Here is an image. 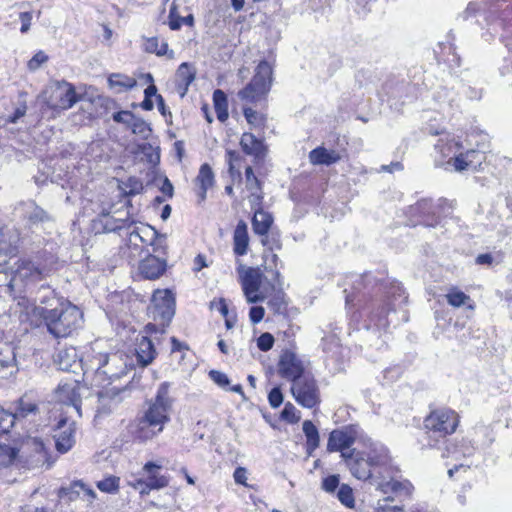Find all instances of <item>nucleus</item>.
<instances>
[{
	"label": "nucleus",
	"mask_w": 512,
	"mask_h": 512,
	"mask_svg": "<svg viewBox=\"0 0 512 512\" xmlns=\"http://www.w3.org/2000/svg\"><path fill=\"white\" fill-rule=\"evenodd\" d=\"M278 374L288 380L295 382L296 380L304 377V364L297 354L290 350H284L277 364Z\"/></svg>",
	"instance_id": "nucleus-10"
},
{
	"label": "nucleus",
	"mask_w": 512,
	"mask_h": 512,
	"mask_svg": "<svg viewBox=\"0 0 512 512\" xmlns=\"http://www.w3.org/2000/svg\"><path fill=\"white\" fill-rule=\"evenodd\" d=\"M209 376L220 387L225 388L226 386L229 385V379L225 373L216 370H211L209 372Z\"/></svg>",
	"instance_id": "nucleus-53"
},
{
	"label": "nucleus",
	"mask_w": 512,
	"mask_h": 512,
	"mask_svg": "<svg viewBox=\"0 0 512 512\" xmlns=\"http://www.w3.org/2000/svg\"><path fill=\"white\" fill-rule=\"evenodd\" d=\"M274 337L271 333L269 332H265V333H262L258 339H257V347L261 350V351H269L273 345H274Z\"/></svg>",
	"instance_id": "nucleus-47"
},
{
	"label": "nucleus",
	"mask_w": 512,
	"mask_h": 512,
	"mask_svg": "<svg viewBox=\"0 0 512 512\" xmlns=\"http://www.w3.org/2000/svg\"><path fill=\"white\" fill-rule=\"evenodd\" d=\"M138 232H140L139 242L143 244L151 243L156 236V231L149 225L138 228Z\"/></svg>",
	"instance_id": "nucleus-49"
},
{
	"label": "nucleus",
	"mask_w": 512,
	"mask_h": 512,
	"mask_svg": "<svg viewBox=\"0 0 512 512\" xmlns=\"http://www.w3.org/2000/svg\"><path fill=\"white\" fill-rule=\"evenodd\" d=\"M357 436V429L352 426L343 429H335L329 435L327 450L329 452H340L341 458L344 459V454L350 455L356 451V449L351 448V446L356 441Z\"/></svg>",
	"instance_id": "nucleus-8"
},
{
	"label": "nucleus",
	"mask_w": 512,
	"mask_h": 512,
	"mask_svg": "<svg viewBox=\"0 0 512 512\" xmlns=\"http://www.w3.org/2000/svg\"><path fill=\"white\" fill-rule=\"evenodd\" d=\"M197 181L200 183V197L202 200H204L208 188L211 187L214 182V174L208 164H203L200 167V171L197 176Z\"/></svg>",
	"instance_id": "nucleus-28"
},
{
	"label": "nucleus",
	"mask_w": 512,
	"mask_h": 512,
	"mask_svg": "<svg viewBox=\"0 0 512 512\" xmlns=\"http://www.w3.org/2000/svg\"><path fill=\"white\" fill-rule=\"evenodd\" d=\"M118 187L126 196L137 195L143 190L141 180L136 177H129L126 181H121Z\"/></svg>",
	"instance_id": "nucleus-33"
},
{
	"label": "nucleus",
	"mask_w": 512,
	"mask_h": 512,
	"mask_svg": "<svg viewBox=\"0 0 512 512\" xmlns=\"http://www.w3.org/2000/svg\"><path fill=\"white\" fill-rule=\"evenodd\" d=\"M38 408L37 405L25 398H21L18 401V406L15 412H12V415L16 416V421H20L28 417L31 414H36Z\"/></svg>",
	"instance_id": "nucleus-32"
},
{
	"label": "nucleus",
	"mask_w": 512,
	"mask_h": 512,
	"mask_svg": "<svg viewBox=\"0 0 512 512\" xmlns=\"http://www.w3.org/2000/svg\"><path fill=\"white\" fill-rule=\"evenodd\" d=\"M26 113V105L23 104L17 107L12 116L9 117L8 121L10 123H16L21 117H23Z\"/></svg>",
	"instance_id": "nucleus-62"
},
{
	"label": "nucleus",
	"mask_w": 512,
	"mask_h": 512,
	"mask_svg": "<svg viewBox=\"0 0 512 512\" xmlns=\"http://www.w3.org/2000/svg\"><path fill=\"white\" fill-rule=\"evenodd\" d=\"M195 71H192L190 69V66H180L177 70V81L179 85H184V92L182 93V96L187 91L188 86L193 82L195 79Z\"/></svg>",
	"instance_id": "nucleus-39"
},
{
	"label": "nucleus",
	"mask_w": 512,
	"mask_h": 512,
	"mask_svg": "<svg viewBox=\"0 0 512 512\" xmlns=\"http://www.w3.org/2000/svg\"><path fill=\"white\" fill-rule=\"evenodd\" d=\"M145 51L149 53H155L159 56L166 55L168 52V45L164 41H160L158 38H149L144 43Z\"/></svg>",
	"instance_id": "nucleus-37"
},
{
	"label": "nucleus",
	"mask_w": 512,
	"mask_h": 512,
	"mask_svg": "<svg viewBox=\"0 0 512 512\" xmlns=\"http://www.w3.org/2000/svg\"><path fill=\"white\" fill-rule=\"evenodd\" d=\"M475 155H477V151L469 150L466 153H460L458 156L454 158L451 157L448 160L447 164H452L456 171L461 172L467 169L468 167L474 165V161L473 159H470V157Z\"/></svg>",
	"instance_id": "nucleus-31"
},
{
	"label": "nucleus",
	"mask_w": 512,
	"mask_h": 512,
	"mask_svg": "<svg viewBox=\"0 0 512 512\" xmlns=\"http://www.w3.org/2000/svg\"><path fill=\"white\" fill-rule=\"evenodd\" d=\"M268 308L274 314H283L286 310L287 303L283 291H277L268 301Z\"/></svg>",
	"instance_id": "nucleus-36"
},
{
	"label": "nucleus",
	"mask_w": 512,
	"mask_h": 512,
	"mask_svg": "<svg viewBox=\"0 0 512 512\" xmlns=\"http://www.w3.org/2000/svg\"><path fill=\"white\" fill-rule=\"evenodd\" d=\"M161 465L155 462H147L143 470L148 473V478L146 481L138 480V485H146L148 489H160L164 488L168 485V479L154 472V470L161 469Z\"/></svg>",
	"instance_id": "nucleus-21"
},
{
	"label": "nucleus",
	"mask_w": 512,
	"mask_h": 512,
	"mask_svg": "<svg viewBox=\"0 0 512 512\" xmlns=\"http://www.w3.org/2000/svg\"><path fill=\"white\" fill-rule=\"evenodd\" d=\"M460 148V145L458 142H450L446 144V148L441 146L440 144L435 145V149L439 150L443 156H449L452 152H454V149L458 150Z\"/></svg>",
	"instance_id": "nucleus-56"
},
{
	"label": "nucleus",
	"mask_w": 512,
	"mask_h": 512,
	"mask_svg": "<svg viewBox=\"0 0 512 512\" xmlns=\"http://www.w3.org/2000/svg\"><path fill=\"white\" fill-rule=\"evenodd\" d=\"M281 417L290 423H295L300 419L297 415L296 407L290 402L285 404L284 409L281 412Z\"/></svg>",
	"instance_id": "nucleus-45"
},
{
	"label": "nucleus",
	"mask_w": 512,
	"mask_h": 512,
	"mask_svg": "<svg viewBox=\"0 0 512 512\" xmlns=\"http://www.w3.org/2000/svg\"><path fill=\"white\" fill-rule=\"evenodd\" d=\"M170 383L160 384L155 398L149 404L139 421L140 437L148 440L163 431L164 425L170 421V410L173 398L169 394Z\"/></svg>",
	"instance_id": "nucleus-2"
},
{
	"label": "nucleus",
	"mask_w": 512,
	"mask_h": 512,
	"mask_svg": "<svg viewBox=\"0 0 512 512\" xmlns=\"http://www.w3.org/2000/svg\"><path fill=\"white\" fill-rule=\"evenodd\" d=\"M48 60V55L43 51H39L32 57L28 64H44Z\"/></svg>",
	"instance_id": "nucleus-63"
},
{
	"label": "nucleus",
	"mask_w": 512,
	"mask_h": 512,
	"mask_svg": "<svg viewBox=\"0 0 512 512\" xmlns=\"http://www.w3.org/2000/svg\"><path fill=\"white\" fill-rule=\"evenodd\" d=\"M211 309L218 310L224 317H226L228 314V306L224 299L211 302Z\"/></svg>",
	"instance_id": "nucleus-60"
},
{
	"label": "nucleus",
	"mask_w": 512,
	"mask_h": 512,
	"mask_svg": "<svg viewBox=\"0 0 512 512\" xmlns=\"http://www.w3.org/2000/svg\"><path fill=\"white\" fill-rule=\"evenodd\" d=\"M134 116L135 115L131 111L123 110L114 113L112 118L115 122L124 124L127 128H129Z\"/></svg>",
	"instance_id": "nucleus-50"
},
{
	"label": "nucleus",
	"mask_w": 512,
	"mask_h": 512,
	"mask_svg": "<svg viewBox=\"0 0 512 512\" xmlns=\"http://www.w3.org/2000/svg\"><path fill=\"white\" fill-rule=\"evenodd\" d=\"M119 481L120 479L118 477L110 476L97 482V487L102 492L116 493L119 489Z\"/></svg>",
	"instance_id": "nucleus-44"
},
{
	"label": "nucleus",
	"mask_w": 512,
	"mask_h": 512,
	"mask_svg": "<svg viewBox=\"0 0 512 512\" xmlns=\"http://www.w3.org/2000/svg\"><path fill=\"white\" fill-rule=\"evenodd\" d=\"M81 489H83L82 481H74L68 487H62L59 490V497L67 498L69 501L82 499Z\"/></svg>",
	"instance_id": "nucleus-34"
},
{
	"label": "nucleus",
	"mask_w": 512,
	"mask_h": 512,
	"mask_svg": "<svg viewBox=\"0 0 512 512\" xmlns=\"http://www.w3.org/2000/svg\"><path fill=\"white\" fill-rule=\"evenodd\" d=\"M26 214L28 221L32 225H41L44 227L53 221L52 216L47 211L35 205L34 203L30 205V210H28Z\"/></svg>",
	"instance_id": "nucleus-26"
},
{
	"label": "nucleus",
	"mask_w": 512,
	"mask_h": 512,
	"mask_svg": "<svg viewBox=\"0 0 512 512\" xmlns=\"http://www.w3.org/2000/svg\"><path fill=\"white\" fill-rule=\"evenodd\" d=\"M386 487L393 492H402L404 491L406 494L411 493L412 485L408 481L400 482L398 480H390L386 483Z\"/></svg>",
	"instance_id": "nucleus-46"
},
{
	"label": "nucleus",
	"mask_w": 512,
	"mask_h": 512,
	"mask_svg": "<svg viewBox=\"0 0 512 512\" xmlns=\"http://www.w3.org/2000/svg\"><path fill=\"white\" fill-rule=\"evenodd\" d=\"M55 363L63 371L76 372L77 369H83L82 359L75 347H65L56 354Z\"/></svg>",
	"instance_id": "nucleus-14"
},
{
	"label": "nucleus",
	"mask_w": 512,
	"mask_h": 512,
	"mask_svg": "<svg viewBox=\"0 0 512 512\" xmlns=\"http://www.w3.org/2000/svg\"><path fill=\"white\" fill-rule=\"evenodd\" d=\"M41 103L47 108L56 112H61L72 108L77 102L92 101L87 91H82V87L76 88L66 81H57L49 84L38 96Z\"/></svg>",
	"instance_id": "nucleus-3"
},
{
	"label": "nucleus",
	"mask_w": 512,
	"mask_h": 512,
	"mask_svg": "<svg viewBox=\"0 0 512 512\" xmlns=\"http://www.w3.org/2000/svg\"><path fill=\"white\" fill-rule=\"evenodd\" d=\"M234 480L238 484L246 485V469L243 467H238L235 469L233 474Z\"/></svg>",
	"instance_id": "nucleus-58"
},
{
	"label": "nucleus",
	"mask_w": 512,
	"mask_h": 512,
	"mask_svg": "<svg viewBox=\"0 0 512 512\" xmlns=\"http://www.w3.org/2000/svg\"><path fill=\"white\" fill-rule=\"evenodd\" d=\"M303 432L306 436V450L309 455L319 447L320 438L317 427L310 421L305 420L302 424Z\"/></svg>",
	"instance_id": "nucleus-25"
},
{
	"label": "nucleus",
	"mask_w": 512,
	"mask_h": 512,
	"mask_svg": "<svg viewBox=\"0 0 512 512\" xmlns=\"http://www.w3.org/2000/svg\"><path fill=\"white\" fill-rule=\"evenodd\" d=\"M262 274L255 269H248L242 277V289L248 303H257L264 300L260 292Z\"/></svg>",
	"instance_id": "nucleus-12"
},
{
	"label": "nucleus",
	"mask_w": 512,
	"mask_h": 512,
	"mask_svg": "<svg viewBox=\"0 0 512 512\" xmlns=\"http://www.w3.org/2000/svg\"><path fill=\"white\" fill-rule=\"evenodd\" d=\"M18 450L8 445L0 444V469L10 466L16 459Z\"/></svg>",
	"instance_id": "nucleus-38"
},
{
	"label": "nucleus",
	"mask_w": 512,
	"mask_h": 512,
	"mask_svg": "<svg viewBox=\"0 0 512 512\" xmlns=\"http://www.w3.org/2000/svg\"><path fill=\"white\" fill-rule=\"evenodd\" d=\"M340 477L339 475H330L323 479L322 481V489L327 493H333L337 488L340 487Z\"/></svg>",
	"instance_id": "nucleus-48"
},
{
	"label": "nucleus",
	"mask_w": 512,
	"mask_h": 512,
	"mask_svg": "<svg viewBox=\"0 0 512 512\" xmlns=\"http://www.w3.org/2000/svg\"><path fill=\"white\" fill-rule=\"evenodd\" d=\"M146 79L147 81H149L151 84L145 89L144 91V94H145V97L146 98H152V96H156L157 95V88L156 86L152 83L153 82V77L151 74H146Z\"/></svg>",
	"instance_id": "nucleus-61"
},
{
	"label": "nucleus",
	"mask_w": 512,
	"mask_h": 512,
	"mask_svg": "<svg viewBox=\"0 0 512 512\" xmlns=\"http://www.w3.org/2000/svg\"><path fill=\"white\" fill-rule=\"evenodd\" d=\"M447 302L453 307H461L470 301V297L464 292L453 288L446 294Z\"/></svg>",
	"instance_id": "nucleus-40"
},
{
	"label": "nucleus",
	"mask_w": 512,
	"mask_h": 512,
	"mask_svg": "<svg viewBox=\"0 0 512 512\" xmlns=\"http://www.w3.org/2000/svg\"><path fill=\"white\" fill-rule=\"evenodd\" d=\"M56 400L64 405L71 406L81 416L80 395L75 383H64L55 391Z\"/></svg>",
	"instance_id": "nucleus-15"
},
{
	"label": "nucleus",
	"mask_w": 512,
	"mask_h": 512,
	"mask_svg": "<svg viewBox=\"0 0 512 512\" xmlns=\"http://www.w3.org/2000/svg\"><path fill=\"white\" fill-rule=\"evenodd\" d=\"M213 102L218 120L225 122L229 116L226 94L220 89L215 90L213 93Z\"/></svg>",
	"instance_id": "nucleus-27"
},
{
	"label": "nucleus",
	"mask_w": 512,
	"mask_h": 512,
	"mask_svg": "<svg viewBox=\"0 0 512 512\" xmlns=\"http://www.w3.org/2000/svg\"><path fill=\"white\" fill-rule=\"evenodd\" d=\"M341 156L335 150L317 147L309 153V160L313 165H331L338 162Z\"/></svg>",
	"instance_id": "nucleus-24"
},
{
	"label": "nucleus",
	"mask_w": 512,
	"mask_h": 512,
	"mask_svg": "<svg viewBox=\"0 0 512 512\" xmlns=\"http://www.w3.org/2000/svg\"><path fill=\"white\" fill-rule=\"evenodd\" d=\"M337 498L346 507H353L354 505L353 491L347 484L340 485L337 492Z\"/></svg>",
	"instance_id": "nucleus-43"
},
{
	"label": "nucleus",
	"mask_w": 512,
	"mask_h": 512,
	"mask_svg": "<svg viewBox=\"0 0 512 512\" xmlns=\"http://www.w3.org/2000/svg\"><path fill=\"white\" fill-rule=\"evenodd\" d=\"M124 221L123 220H114L112 218L107 217L104 228L107 231H116L119 229H122L124 227Z\"/></svg>",
	"instance_id": "nucleus-55"
},
{
	"label": "nucleus",
	"mask_w": 512,
	"mask_h": 512,
	"mask_svg": "<svg viewBox=\"0 0 512 512\" xmlns=\"http://www.w3.org/2000/svg\"><path fill=\"white\" fill-rule=\"evenodd\" d=\"M249 235L248 226L245 221L240 220L233 233V252L237 256H244L248 252Z\"/></svg>",
	"instance_id": "nucleus-20"
},
{
	"label": "nucleus",
	"mask_w": 512,
	"mask_h": 512,
	"mask_svg": "<svg viewBox=\"0 0 512 512\" xmlns=\"http://www.w3.org/2000/svg\"><path fill=\"white\" fill-rule=\"evenodd\" d=\"M240 145L243 151L261 161L266 155V147L263 141L257 139L252 133H244L241 137Z\"/></svg>",
	"instance_id": "nucleus-18"
},
{
	"label": "nucleus",
	"mask_w": 512,
	"mask_h": 512,
	"mask_svg": "<svg viewBox=\"0 0 512 512\" xmlns=\"http://www.w3.org/2000/svg\"><path fill=\"white\" fill-rule=\"evenodd\" d=\"M95 361H97V363H92L90 369L95 370L98 376L104 375L110 379L119 377V374L114 372L111 368H105L110 361V358L107 354H98L95 357Z\"/></svg>",
	"instance_id": "nucleus-29"
},
{
	"label": "nucleus",
	"mask_w": 512,
	"mask_h": 512,
	"mask_svg": "<svg viewBox=\"0 0 512 512\" xmlns=\"http://www.w3.org/2000/svg\"><path fill=\"white\" fill-rule=\"evenodd\" d=\"M272 66H256L255 74L251 82L241 91L238 96L242 100L255 102L270 90Z\"/></svg>",
	"instance_id": "nucleus-4"
},
{
	"label": "nucleus",
	"mask_w": 512,
	"mask_h": 512,
	"mask_svg": "<svg viewBox=\"0 0 512 512\" xmlns=\"http://www.w3.org/2000/svg\"><path fill=\"white\" fill-rule=\"evenodd\" d=\"M82 493V499L87 501L89 504L93 502V500L96 498V492L87 487L86 484L83 482V489H81Z\"/></svg>",
	"instance_id": "nucleus-59"
},
{
	"label": "nucleus",
	"mask_w": 512,
	"mask_h": 512,
	"mask_svg": "<svg viewBox=\"0 0 512 512\" xmlns=\"http://www.w3.org/2000/svg\"><path fill=\"white\" fill-rule=\"evenodd\" d=\"M343 460L355 478L367 480L372 476L371 467L361 451L356 450L350 455L344 454Z\"/></svg>",
	"instance_id": "nucleus-13"
},
{
	"label": "nucleus",
	"mask_w": 512,
	"mask_h": 512,
	"mask_svg": "<svg viewBox=\"0 0 512 512\" xmlns=\"http://www.w3.org/2000/svg\"><path fill=\"white\" fill-rule=\"evenodd\" d=\"M362 453L371 468L386 465L389 461L388 451L381 444L370 443L367 451H362Z\"/></svg>",
	"instance_id": "nucleus-23"
},
{
	"label": "nucleus",
	"mask_w": 512,
	"mask_h": 512,
	"mask_svg": "<svg viewBox=\"0 0 512 512\" xmlns=\"http://www.w3.org/2000/svg\"><path fill=\"white\" fill-rule=\"evenodd\" d=\"M0 267H3L0 266ZM13 275V270L11 272H8L5 268L0 269V287L5 286L7 290L9 291V282Z\"/></svg>",
	"instance_id": "nucleus-57"
},
{
	"label": "nucleus",
	"mask_w": 512,
	"mask_h": 512,
	"mask_svg": "<svg viewBox=\"0 0 512 512\" xmlns=\"http://www.w3.org/2000/svg\"><path fill=\"white\" fill-rule=\"evenodd\" d=\"M180 13L178 12L177 6L175 3L172 4L169 16H168V24L171 30L180 29Z\"/></svg>",
	"instance_id": "nucleus-51"
},
{
	"label": "nucleus",
	"mask_w": 512,
	"mask_h": 512,
	"mask_svg": "<svg viewBox=\"0 0 512 512\" xmlns=\"http://www.w3.org/2000/svg\"><path fill=\"white\" fill-rule=\"evenodd\" d=\"M265 314V310L262 306H253L249 311V318L253 324H257L262 321Z\"/></svg>",
	"instance_id": "nucleus-54"
},
{
	"label": "nucleus",
	"mask_w": 512,
	"mask_h": 512,
	"mask_svg": "<svg viewBox=\"0 0 512 512\" xmlns=\"http://www.w3.org/2000/svg\"><path fill=\"white\" fill-rule=\"evenodd\" d=\"M32 314L43 319L49 334L57 339L71 336L82 322V313L75 305L55 297L41 300V305L32 308Z\"/></svg>",
	"instance_id": "nucleus-1"
},
{
	"label": "nucleus",
	"mask_w": 512,
	"mask_h": 512,
	"mask_svg": "<svg viewBox=\"0 0 512 512\" xmlns=\"http://www.w3.org/2000/svg\"><path fill=\"white\" fill-rule=\"evenodd\" d=\"M245 177H246V188L251 191V196L257 197V199L260 198V195L257 194V191L261 189L260 181L258 178L254 175L252 167L248 166L245 170Z\"/></svg>",
	"instance_id": "nucleus-42"
},
{
	"label": "nucleus",
	"mask_w": 512,
	"mask_h": 512,
	"mask_svg": "<svg viewBox=\"0 0 512 512\" xmlns=\"http://www.w3.org/2000/svg\"><path fill=\"white\" fill-rule=\"evenodd\" d=\"M17 240L18 237L9 230H0V266L8 264V259L16 256Z\"/></svg>",
	"instance_id": "nucleus-16"
},
{
	"label": "nucleus",
	"mask_w": 512,
	"mask_h": 512,
	"mask_svg": "<svg viewBox=\"0 0 512 512\" xmlns=\"http://www.w3.org/2000/svg\"><path fill=\"white\" fill-rule=\"evenodd\" d=\"M140 273L150 280L159 278L166 270V262L160 258L149 255L139 265Z\"/></svg>",
	"instance_id": "nucleus-17"
},
{
	"label": "nucleus",
	"mask_w": 512,
	"mask_h": 512,
	"mask_svg": "<svg viewBox=\"0 0 512 512\" xmlns=\"http://www.w3.org/2000/svg\"><path fill=\"white\" fill-rule=\"evenodd\" d=\"M16 422V416L12 412L0 408V434L8 433Z\"/></svg>",
	"instance_id": "nucleus-41"
},
{
	"label": "nucleus",
	"mask_w": 512,
	"mask_h": 512,
	"mask_svg": "<svg viewBox=\"0 0 512 512\" xmlns=\"http://www.w3.org/2000/svg\"><path fill=\"white\" fill-rule=\"evenodd\" d=\"M268 401L272 408H278L283 403V394L280 387H274L269 392Z\"/></svg>",
	"instance_id": "nucleus-52"
},
{
	"label": "nucleus",
	"mask_w": 512,
	"mask_h": 512,
	"mask_svg": "<svg viewBox=\"0 0 512 512\" xmlns=\"http://www.w3.org/2000/svg\"><path fill=\"white\" fill-rule=\"evenodd\" d=\"M459 423L458 415L447 409H441L431 412L424 420V427L440 437L455 432Z\"/></svg>",
	"instance_id": "nucleus-6"
},
{
	"label": "nucleus",
	"mask_w": 512,
	"mask_h": 512,
	"mask_svg": "<svg viewBox=\"0 0 512 512\" xmlns=\"http://www.w3.org/2000/svg\"><path fill=\"white\" fill-rule=\"evenodd\" d=\"M129 129H131L133 134L138 135L143 139H148L151 134L149 124L137 116H134L132 122L130 123Z\"/></svg>",
	"instance_id": "nucleus-35"
},
{
	"label": "nucleus",
	"mask_w": 512,
	"mask_h": 512,
	"mask_svg": "<svg viewBox=\"0 0 512 512\" xmlns=\"http://www.w3.org/2000/svg\"><path fill=\"white\" fill-rule=\"evenodd\" d=\"M75 431L74 421H69L67 418L59 420L53 435L58 452L66 453L73 447L75 444Z\"/></svg>",
	"instance_id": "nucleus-11"
},
{
	"label": "nucleus",
	"mask_w": 512,
	"mask_h": 512,
	"mask_svg": "<svg viewBox=\"0 0 512 512\" xmlns=\"http://www.w3.org/2000/svg\"><path fill=\"white\" fill-rule=\"evenodd\" d=\"M16 270L9 282V292L21 291L29 282H37L43 278L42 271L30 261H17Z\"/></svg>",
	"instance_id": "nucleus-9"
},
{
	"label": "nucleus",
	"mask_w": 512,
	"mask_h": 512,
	"mask_svg": "<svg viewBox=\"0 0 512 512\" xmlns=\"http://www.w3.org/2000/svg\"><path fill=\"white\" fill-rule=\"evenodd\" d=\"M135 353L137 357V362L142 367H146L149 364H151L157 354L154 344L146 336H142L140 339L137 340Z\"/></svg>",
	"instance_id": "nucleus-19"
},
{
	"label": "nucleus",
	"mask_w": 512,
	"mask_h": 512,
	"mask_svg": "<svg viewBox=\"0 0 512 512\" xmlns=\"http://www.w3.org/2000/svg\"><path fill=\"white\" fill-rule=\"evenodd\" d=\"M290 390L295 401L304 408L311 409L320 403V390L313 377L304 376L296 380Z\"/></svg>",
	"instance_id": "nucleus-5"
},
{
	"label": "nucleus",
	"mask_w": 512,
	"mask_h": 512,
	"mask_svg": "<svg viewBox=\"0 0 512 512\" xmlns=\"http://www.w3.org/2000/svg\"><path fill=\"white\" fill-rule=\"evenodd\" d=\"M108 81L110 87L116 89L118 93L131 89L136 85L134 78L122 74H112Z\"/></svg>",
	"instance_id": "nucleus-30"
},
{
	"label": "nucleus",
	"mask_w": 512,
	"mask_h": 512,
	"mask_svg": "<svg viewBox=\"0 0 512 512\" xmlns=\"http://www.w3.org/2000/svg\"><path fill=\"white\" fill-rule=\"evenodd\" d=\"M20 19L22 22L21 32L25 33L30 28V22H31L32 16L29 12H24V13L20 14Z\"/></svg>",
	"instance_id": "nucleus-64"
},
{
	"label": "nucleus",
	"mask_w": 512,
	"mask_h": 512,
	"mask_svg": "<svg viewBox=\"0 0 512 512\" xmlns=\"http://www.w3.org/2000/svg\"><path fill=\"white\" fill-rule=\"evenodd\" d=\"M149 312L154 320L167 325L175 314V298L168 289L156 290L152 295Z\"/></svg>",
	"instance_id": "nucleus-7"
},
{
	"label": "nucleus",
	"mask_w": 512,
	"mask_h": 512,
	"mask_svg": "<svg viewBox=\"0 0 512 512\" xmlns=\"http://www.w3.org/2000/svg\"><path fill=\"white\" fill-rule=\"evenodd\" d=\"M273 223V217L268 212L257 210L252 218V228L255 234L262 236V244H267V234Z\"/></svg>",
	"instance_id": "nucleus-22"
}]
</instances>
